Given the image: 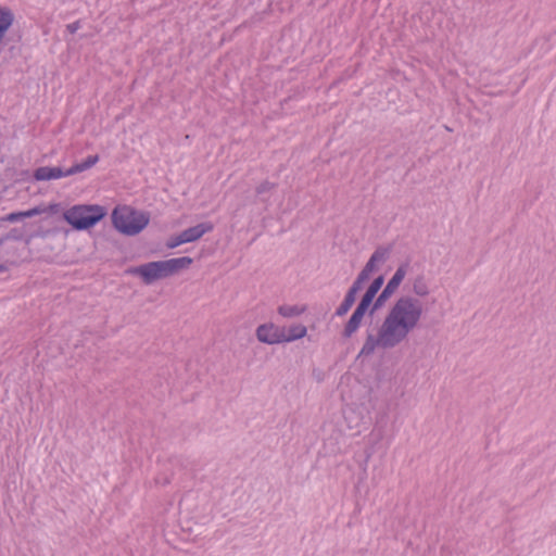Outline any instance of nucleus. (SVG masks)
Returning <instances> with one entry per match:
<instances>
[{"label":"nucleus","mask_w":556,"mask_h":556,"mask_svg":"<svg viewBox=\"0 0 556 556\" xmlns=\"http://www.w3.org/2000/svg\"><path fill=\"white\" fill-rule=\"evenodd\" d=\"M355 299H356V295L352 294V292H346L344 300L342 301V303L338 306V308L336 311V315L339 317L345 315L353 306Z\"/></svg>","instance_id":"15"},{"label":"nucleus","mask_w":556,"mask_h":556,"mask_svg":"<svg viewBox=\"0 0 556 556\" xmlns=\"http://www.w3.org/2000/svg\"><path fill=\"white\" fill-rule=\"evenodd\" d=\"M155 262H150L135 267L131 273L140 276L144 283L150 285L153 281L160 279Z\"/></svg>","instance_id":"10"},{"label":"nucleus","mask_w":556,"mask_h":556,"mask_svg":"<svg viewBox=\"0 0 556 556\" xmlns=\"http://www.w3.org/2000/svg\"><path fill=\"white\" fill-rule=\"evenodd\" d=\"M365 276V274L359 273L356 279L354 280L353 285L349 289L348 292H352V294L356 295L358 291L363 288V285L368 280Z\"/></svg>","instance_id":"17"},{"label":"nucleus","mask_w":556,"mask_h":556,"mask_svg":"<svg viewBox=\"0 0 556 556\" xmlns=\"http://www.w3.org/2000/svg\"><path fill=\"white\" fill-rule=\"evenodd\" d=\"M33 215V212L28 211V212H25V213H11L9 216H8V220L10 222H17L20 220L22 217H29Z\"/></svg>","instance_id":"20"},{"label":"nucleus","mask_w":556,"mask_h":556,"mask_svg":"<svg viewBox=\"0 0 556 556\" xmlns=\"http://www.w3.org/2000/svg\"><path fill=\"white\" fill-rule=\"evenodd\" d=\"M213 230V225L211 223H201L193 227H189L181 231L182 240H185L186 243L197 241L200 239L203 235L206 232H210Z\"/></svg>","instance_id":"9"},{"label":"nucleus","mask_w":556,"mask_h":556,"mask_svg":"<svg viewBox=\"0 0 556 556\" xmlns=\"http://www.w3.org/2000/svg\"><path fill=\"white\" fill-rule=\"evenodd\" d=\"M155 264L159 278L162 279L176 274L180 269L189 267L192 264V258L189 256H181L166 261H155Z\"/></svg>","instance_id":"7"},{"label":"nucleus","mask_w":556,"mask_h":556,"mask_svg":"<svg viewBox=\"0 0 556 556\" xmlns=\"http://www.w3.org/2000/svg\"><path fill=\"white\" fill-rule=\"evenodd\" d=\"M274 188V184L269 182V181H264L262 182L257 188H256V192L257 194H263L269 190H271Z\"/></svg>","instance_id":"21"},{"label":"nucleus","mask_w":556,"mask_h":556,"mask_svg":"<svg viewBox=\"0 0 556 556\" xmlns=\"http://www.w3.org/2000/svg\"><path fill=\"white\" fill-rule=\"evenodd\" d=\"M424 305L412 294L399 296L386 313L377 333H368L358 353L366 357L377 349L391 350L404 342L420 324Z\"/></svg>","instance_id":"1"},{"label":"nucleus","mask_w":556,"mask_h":556,"mask_svg":"<svg viewBox=\"0 0 556 556\" xmlns=\"http://www.w3.org/2000/svg\"><path fill=\"white\" fill-rule=\"evenodd\" d=\"M383 282H384L383 276H378L377 278H375L374 281L370 283V286L367 288L366 292L364 293L363 299L365 301H368L369 303H372L377 293L381 289Z\"/></svg>","instance_id":"13"},{"label":"nucleus","mask_w":556,"mask_h":556,"mask_svg":"<svg viewBox=\"0 0 556 556\" xmlns=\"http://www.w3.org/2000/svg\"><path fill=\"white\" fill-rule=\"evenodd\" d=\"M305 312V306L283 304L278 307V313L285 318L300 316Z\"/></svg>","instance_id":"14"},{"label":"nucleus","mask_w":556,"mask_h":556,"mask_svg":"<svg viewBox=\"0 0 556 556\" xmlns=\"http://www.w3.org/2000/svg\"><path fill=\"white\" fill-rule=\"evenodd\" d=\"M67 28H68V30H70L71 33H74V31H76V29L78 28V25H77V23H73V24H70V25L67 26Z\"/></svg>","instance_id":"22"},{"label":"nucleus","mask_w":556,"mask_h":556,"mask_svg":"<svg viewBox=\"0 0 556 556\" xmlns=\"http://www.w3.org/2000/svg\"><path fill=\"white\" fill-rule=\"evenodd\" d=\"M99 162V155H89L86 160L80 163H76L67 169H62L61 167H50V166H41L38 167L34 172V178L38 181L59 179L63 177H68L78 173H83L92 166H94Z\"/></svg>","instance_id":"4"},{"label":"nucleus","mask_w":556,"mask_h":556,"mask_svg":"<svg viewBox=\"0 0 556 556\" xmlns=\"http://www.w3.org/2000/svg\"><path fill=\"white\" fill-rule=\"evenodd\" d=\"M257 340L262 343L274 345L285 343L283 328L274 323H265L260 325L255 330Z\"/></svg>","instance_id":"6"},{"label":"nucleus","mask_w":556,"mask_h":556,"mask_svg":"<svg viewBox=\"0 0 556 556\" xmlns=\"http://www.w3.org/2000/svg\"><path fill=\"white\" fill-rule=\"evenodd\" d=\"M390 256V249L380 247L375 250V252L369 257L368 262L364 266V268L361 270L362 274H365L367 278L370 277V275L378 269V267L382 264H384Z\"/></svg>","instance_id":"8"},{"label":"nucleus","mask_w":556,"mask_h":556,"mask_svg":"<svg viewBox=\"0 0 556 556\" xmlns=\"http://www.w3.org/2000/svg\"><path fill=\"white\" fill-rule=\"evenodd\" d=\"M106 212L100 205H74L67 208L63 217L77 230H85L100 222Z\"/></svg>","instance_id":"3"},{"label":"nucleus","mask_w":556,"mask_h":556,"mask_svg":"<svg viewBox=\"0 0 556 556\" xmlns=\"http://www.w3.org/2000/svg\"><path fill=\"white\" fill-rule=\"evenodd\" d=\"M370 304L371 303H369L368 301H365L362 298L361 302L358 303L355 311L353 312V315H356L363 319V317H364L366 311L368 309V307L370 306Z\"/></svg>","instance_id":"18"},{"label":"nucleus","mask_w":556,"mask_h":556,"mask_svg":"<svg viewBox=\"0 0 556 556\" xmlns=\"http://www.w3.org/2000/svg\"><path fill=\"white\" fill-rule=\"evenodd\" d=\"M306 327L301 324L292 325L288 328V330L283 328V337L286 339V342H292L302 339L306 336Z\"/></svg>","instance_id":"12"},{"label":"nucleus","mask_w":556,"mask_h":556,"mask_svg":"<svg viewBox=\"0 0 556 556\" xmlns=\"http://www.w3.org/2000/svg\"><path fill=\"white\" fill-rule=\"evenodd\" d=\"M408 268L409 262H404L396 268L395 273L388 281L383 290L376 298L372 304L371 312L379 309L395 293V291L404 280L405 276L407 275Z\"/></svg>","instance_id":"5"},{"label":"nucleus","mask_w":556,"mask_h":556,"mask_svg":"<svg viewBox=\"0 0 556 556\" xmlns=\"http://www.w3.org/2000/svg\"><path fill=\"white\" fill-rule=\"evenodd\" d=\"M412 293L415 298H426L430 293L429 282L424 275H417L412 279Z\"/></svg>","instance_id":"11"},{"label":"nucleus","mask_w":556,"mask_h":556,"mask_svg":"<svg viewBox=\"0 0 556 556\" xmlns=\"http://www.w3.org/2000/svg\"><path fill=\"white\" fill-rule=\"evenodd\" d=\"M114 227L127 236L138 235L149 224V215L129 206H117L112 212Z\"/></svg>","instance_id":"2"},{"label":"nucleus","mask_w":556,"mask_h":556,"mask_svg":"<svg viewBox=\"0 0 556 556\" xmlns=\"http://www.w3.org/2000/svg\"><path fill=\"white\" fill-rule=\"evenodd\" d=\"M362 320L363 319L361 317L352 314V316L345 324V327L343 330V336L345 338H350L353 333H355L357 331V329L359 328Z\"/></svg>","instance_id":"16"},{"label":"nucleus","mask_w":556,"mask_h":556,"mask_svg":"<svg viewBox=\"0 0 556 556\" xmlns=\"http://www.w3.org/2000/svg\"><path fill=\"white\" fill-rule=\"evenodd\" d=\"M182 239H184V238H182L181 233H179V235H178V236H176V237H172V238L167 241L166 245H167V248H168V249H175V248L179 247L180 244L186 243V242H185V240H182Z\"/></svg>","instance_id":"19"}]
</instances>
